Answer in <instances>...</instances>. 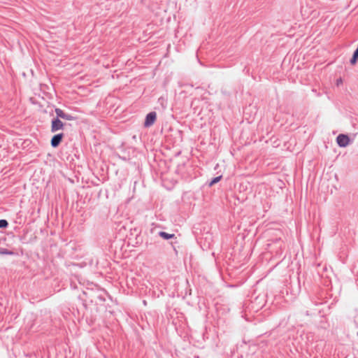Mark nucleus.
I'll return each instance as SVG.
<instances>
[{"mask_svg":"<svg viewBox=\"0 0 358 358\" xmlns=\"http://www.w3.org/2000/svg\"><path fill=\"white\" fill-rule=\"evenodd\" d=\"M336 142L340 147L345 148L350 143L349 136L346 134H339L336 138Z\"/></svg>","mask_w":358,"mask_h":358,"instance_id":"nucleus-1","label":"nucleus"},{"mask_svg":"<svg viewBox=\"0 0 358 358\" xmlns=\"http://www.w3.org/2000/svg\"><path fill=\"white\" fill-rule=\"evenodd\" d=\"M64 126V123L58 117L54 118L51 122V131L54 133L63 129Z\"/></svg>","mask_w":358,"mask_h":358,"instance_id":"nucleus-2","label":"nucleus"},{"mask_svg":"<svg viewBox=\"0 0 358 358\" xmlns=\"http://www.w3.org/2000/svg\"><path fill=\"white\" fill-rule=\"evenodd\" d=\"M156 118H157V114L155 112L149 113L146 115L145 120L144 122V126L145 127H149L152 126L155 123Z\"/></svg>","mask_w":358,"mask_h":358,"instance_id":"nucleus-3","label":"nucleus"},{"mask_svg":"<svg viewBox=\"0 0 358 358\" xmlns=\"http://www.w3.org/2000/svg\"><path fill=\"white\" fill-rule=\"evenodd\" d=\"M55 113L57 115V117L59 118H62L66 120H73L74 117H73L71 115L64 113L62 109L60 108H56L55 109Z\"/></svg>","mask_w":358,"mask_h":358,"instance_id":"nucleus-4","label":"nucleus"},{"mask_svg":"<svg viewBox=\"0 0 358 358\" xmlns=\"http://www.w3.org/2000/svg\"><path fill=\"white\" fill-rule=\"evenodd\" d=\"M64 134L62 133L55 135L51 140V145L57 148L62 142Z\"/></svg>","mask_w":358,"mask_h":358,"instance_id":"nucleus-5","label":"nucleus"},{"mask_svg":"<svg viewBox=\"0 0 358 358\" xmlns=\"http://www.w3.org/2000/svg\"><path fill=\"white\" fill-rule=\"evenodd\" d=\"M159 235L160 237L166 240H169L174 237V234H170L164 231H160L159 233Z\"/></svg>","mask_w":358,"mask_h":358,"instance_id":"nucleus-6","label":"nucleus"},{"mask_svg":"<svg viewBox=\"0 0 358 358\" xmlns=\"http://www.w3.org/2000/svg\"><path fill=\"white\" fill-rule=\"evenodd\" d=\"M0 254L13 255H14V252L11 250L6 249V248L0 247Z\"/></svg>","mask_w":358,"mask_h":358,"instance_id":"nucleus-7","label":"nucleus"},{"mask_svg":"<svg viewBox=\"0 0 358 358\" xmlns=\"http://www.w3.org/2000/svg\"><path fill=\"white\" fill-rule=\"evenodd\" d=\"M358 59V50H356L353 54L352 59H350L351 64L354 65L356 64Z\"/></svg>","mask_w":358,"mask_h":358,"instance_id":"nucleus-8","label":"nucleus"},{"mask_svg":"<svg viewBox=\"0 0 358 358\" xmlns=\"http://www.w3.org/2000/svg\"><path fill=\"white\" fill-rule=\"evenodd\" d=\"M8 225L6 220H0V228H6Z\"/></svg>","mask_w":358,"mask_h":358,"instance_id":"nucleus-9","label":"nucleus"},{"mask_svg":"<svg viewBox=\"0 0 358 358\" xmlns=\"http://www.w3.org/2000/svg\"><path fill=\"white\" fill-rule=\"evenodd\" d=\"M220 178H221V177H220V176H219V177H216V178H214L213 179V180L210 182V185H213V184L217 183V182H219V181H220Z\"/></svg>","mask_w":358,"mask_h":358,"instance_id":"nucleus-10","label":"nucleus"},{"mask_svg":"<svg viewBox=\"0 0 358 358\" xmlns=\"http://www.w3.org/2000/svg\"><path fill=\"white\" fill-rule=\"evenodd\" d=\"M357 336H358V331H357Z\"/></svg>","mask_w":358,"mask_h":358,"instance_id":"nucleus-11","label":"nucleus"}]
</instances>
